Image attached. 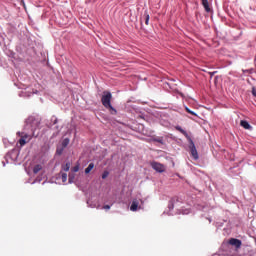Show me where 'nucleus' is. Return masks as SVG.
<instances>
[{
	"label": "nucleus",
	"mask_w": 256,
	"mask_h": 256,
	"mask_svg": "<svg viewBox=\"0 0 256 256\" xmlns=\"http://www.w3.org/2000/svg\"><path fill=\"white\" fill-rule=\"evenodd\" d=\"M39 127V121L34 117H29L26 120V125L24 127V132H18L20 146L23 147L26 143L31 141L32 137H35V130Z\"/></svg>",
	"instance_id": "1"
},
{
	"label": "nucleus",
	"mask_w": 256,
	"mask_h": 256,
	"mask_svg": "<svg viewBox=\"0 0 256 256\" xmlns=\"http://www.w3.org/2000/svg\"><path fill=\"white\" fill-rule=\"evenodd\" d=\"M183 204V198L180 197H173L169 203H168V215H173V212L171 210L176 209V215H189V209L182 210L181 205Z\"/></svg>",
	"instance_id": "2"
},
{
	"label": "nucleus",
	"mask_w": 256,
	"mask_h": 256,
	"mask_svg": "<svg viewBox=\"0 0 256 256\" xmlns=\"http://www.w3.org/2000/svg\"><path fill=\"white\" fill-rule=\"evenodd\" d=\"M112 97L113 96L111 95V92H104V94L102 96V105L106 109H110L111 115H117V110L115 108H113V106L111 105Z\"/></svg>",
	"instance_id": "3"
},
{
	"label": "nucleus",
	"mask_w": 256,
	"mask_h": 256,
	"mask_svg": "<svg viewBox=\"0 0 256 256\" xmlns=\"http://www.w3.org/2000/svg\"><path fill=\"white\" fill-rule=\"evenodd\" d=\"M188 142H189V149L191 152V156L193 157V159H195V161H197V159H199V153L197 152V147H195V143L193 142V139L190 138Z\"/></svg>",
	"instance_id": "4"
},
{
	"label": "nucleus",
	"mask_w": 256,
	"mask_h": 256,
	"mask_svg": "<svg viewBox=\"0 0 256 256\" xmlns=\"http://www.w3.org/2000/svg\"><path fill=\"white\" fill-rule=\"evenodd\" d=\"M18 157H19V150L14 149L6 155V161L7 163L9 162L8 158L11 159L12 161H17Z\"/></svg>",
	"instance_id": "5"
},
{
	"label": "nucleus",
	"mask_w": 256,
	"mask_h": 256,
	"mask_svg": "<svg viewBox=\"0 0 256 256\" xmlns=\"http://www.w3.org/2000/svg\"><path fill=\"white\" fill-rule=\"evenodd\" d=\"M151 167L154 169V171H157V173L165 172V165L159 162H151Z\"/></svg>",
	"instance_id": "6"
},
{
	"label": "nucleus",
	"mask_w": 256,
	"mask_h": 256,
	"mask_svg": "<svg viewBox=\"0 0 256 256\" xmlns=\"http://www.w3.org/2000/svg\"><path fill=\"white\" fill-rule=\"evenodd\" d=\"M137 209H141V206H139V199H134L130 206V211L135 212Z\"/></svg>",
	"instance_id": "7"
},
{
	"label": "nucleus",
	"mask_w": 256,
	"mask_h": 256,
	"mask_svg": "<svg viewBox=\"0 0 256 256\" xmlns=\"http://www.w3.org/2000/svg\"><path fill=\"white\" fill-rule=\"evenodd\" d=\"M229 244L236 247V249H239V247H241V240L232 238L229 240Z\"/></svg>",
	"instance_id": "8"
},
{
	"label": "nucleus",
	"mask_w": 256,
	"mask_h": 256,
	"mask_svg": "<svg viewBox=\"0 0 256 256\" xmlns=\"http://www.w3.org/2000/svg\"><path fill=\"white\" fill-rule=\"evenodd\" d=\"M177 131H179L180 133H182V135H184L187 139V141H191V136H189V134L187 133V131L183 130V128H181V126H176Z\"/></svg>",
	"instance_id": "9"
},
{
	"label": "nucleus",
	"mask_w": 256,
	"mask_h": 256,
	"mask_svg": "<svg viewBox=\"0 0 256 256\" xmlns=\"http://www.w3.org/2000/svg\"><path fill=\"white\" fill-rule=\"evenodd\" d=\"M240 125L241 127H243V129H247V130L253 129V127L250 126L249 122H247L246 120H241Z\"/></svg>",
	"instance_id": "10"
},
{
	"label": "nucleus",
	"mask_w": 256,
	"mask_h": 256,
	"mask_svg": "<svg viewBox=\"0 0 256 256\" xmlns=\"http://www.w3.org/2000/svg\"><path fill=\"white\" fill-rule=\"evenodd\" d=\"M202 5H203L205 11H207L208 13L211 11V9L209 8V1L208 0H202Z\"/></svg>",
	"instance_id": "11"
},
{
	"label": "nucleus",
	"mask_w": 256,
	"mask_h": 256,
	"mask_svg": "<svg viewBox=\"0 0 256 256\" xmlns=\"http://www.w3.org/2000/svg\"><path fill=\"white\" fill-rule=\"evenodd\" d=\"M20 97H31V91L23 90L19 93Z\"/></svg>",
	"instance_id": "12"
},
{
	"label": "nucleus",
	"mask_w": 256,
	"mask_h": 256,
	"mask_svg": "<svg viewBox=\"0 0 256 256\" xmlns=\"http://www.w3.org/2000/svg\"><path fill=\"white\" fill-rule=\"evenodd\" d=\"M41 169H43V166H41V164H37L36 166H34V168H33L34 175H37V173H39V171H41Z\"/></svg>",
	"instance_id": "13"
},
{
	"label": "nucleus",
	"mask_w": 256,
	"mask_h": 256,
	"mask_svg": "<svg viewBox=\"0 0 256 256\" xmlns=\"http://www.w3.org/2000/svg\"><path fill=\"white\" fill-rule=\"evenodd\" d=\"M87 205H88V207H91L92 209H95V207H97V202H93V199H89L87 201Z\"/></svg>",
	"instance_id": "14"
},
{
	"label": "nucleus",
	"mask_w": 256,
	"mask_h": 256,
	"mask_svg": "<svg viewBox=\"0 0 256 256\" xmlns=\"http://www.w3.org/2000/svg\"><path fill=\"white\" fill-rule=\"evenodd\" d=\"M94 167H95V164L90 163V164L88 165V167L85 169V173H86V174L91 173V171H93V168H94Z\"/></svg>",
	"instance_id": "15"
},
{
	"label": "nucleus",
	"mask_w": 256,
	"mask_h": 256,
	"mask_svg": "<svg viewBox=\"0 0 256 256\" xmlns=\"http://www.w3.org/2000/svg\"><path fill=\"white\" fill-rule=\"evenodd\" d=\"M69 169H71V164L69 162L62 165V171H65V173H67V171H69Z\"/></svg>",
	"instance_id": "16"
},
{
	"label": "nucleus",
	"mask_w": 256,
	"mask_h": 256,
	"mask_svg": "<svg viewBox=\"0 0 256 256\" xmlns=\"http://www.w3.org/2000/svg\"><path fill=\"white\" fill-rule=\"evenodd\" d=\"M67 145H69V138H65V139L62 141V147H63V148L67 147Z\"/></svg>",
	"instance_id": "17"
},
{
	"label": "nucleus",
	"mask_w": 256,
	"mask_h": 256,
	"mask_svg": "<svg viewBox=\"0 0 256 256\" xmlns=\"http://www.w3.org/2000/svg\"><path fill=\"white\" fill-rule=\"evenodd\" d=\"M185 110L187 111V113H190V115H194V117H197V113L193 112L191 109H189V107H185Z\"/></svg>",
	"instance_id": "18"
},
{
	"label": "nucleus",
	"mask_w": 256,
	"mask_h": 256,
	"mask_svg": "<svg viewBox=\"0 0 256 256\" xmlns=\"http://www.w3.org/2000/svg\"><path fill=\"white\" fill-rule=\"evenodd\" d=\"M61 179H62V183H66L67 182V173H62Z\"/></svg>",
	"instance_id": "19"
},
{
	"label": "nucleus",
	"mask_w": 256,
	"mask_h": 256,
	"mask_svg": "<svg viewBox=\"0 0 256 256\" xmlns=\"http://www.w3.org/2000/svg\"><path fill=\"white\" fill-rule=\"evenodd\" d=\"M74 180H75V174H69V183H74Z\"/></svg>",
	"instance_id": "20"
},
{
	"label": "nucleus",
	"mask_w": 256,
	"mask_h": 256,
	"mask_svg": "<svg viewBox=\"0 0 256 256\" xmlns=\"http://www.w3.org/2000/svg\"><path fill=\"white\" fill-rule=\"evenodd\" d=\"M109 177V172L108 171H104L102 174V179H107Z\"/></svg>",
	"instance_id": "21"
},
{
	"label": "nucleus",
	"mask_w": 256,
	"mask_h": 256,
	"mask_svg": "<svg viewBox=\"0 0 256 256\" xmlns=\"http://www.w3.org/2000/svg\"><path fill=\"white\" fill-rule=\"evenodd\" d=\"M102 209H105L106 211H109L111 209V205H104Z\"/></svg>",
	"instance_id": "22"
},
{
	"label": "nucleus",
	"mask_w": 256,
	"mask_h": 256,
	"mask_svg": "<svg viewBox=\"0 0 256 256\" xmlns=\"http://www.w3.org/2000/svg\"><path fill=\"white\" fill-rule=\"evenodd\" d=\"M146 25H149V14H146V21H145Z\"/></svg>",
	"instance_id": "23"
},
{
	"label": "nucleus",
	"mask_w": 256,
	"mask_h": 256,
	"mask_svg": "<svg viewBox=\"0 0 256 256\" xmlns=\"http://www.w3.org/2000/svg\"><path fill=\"white\" fill-rule=\"evenodd\" d=\"M252 95H253L254 97H256V89H255V88L252 89Z\"/></svg>",
	"instance_id": "24"
},
{
	"label": "nucleus",
	"mask_w": 256,
	"mask_h": 256,
	"mask_svg": "<svg viewBox=\"0 0 256 256\" xmlns=\"http://www.w3.org/2000/svg\"><path fill=\"white\" fill-rule=\"evenodd\" d=\"M73 171H74V173H77V171H79V167H77V166L74 167V168H73Z\"/></svg>",
	"instance_id": "25"
},
{
	"label": "nucleus",
	"mask_w": 256,
	"mask_h": 256,
	"mask_svg": "<svg viewBox=\"0 0 256 256\" xmlns=\"http://www.w3.org/2000/svg\"><path fill=\"white\" fill-rule=\"evenodd\" d=\"M213 256H221V255H219V254H214Z\"/></svg>",
	"instance_id": "26"
},
{
	"label": "nucleus",
	"mask_w": 256,
	"mask_h": 256,
	"mask_svg": "<svg viewBox=\"0 0 256 256\" xmlns=\"http://www.w3.org/2000/svg\"><path fill=\"white\" fill-rule=\"evenodd\" d=\"M57 152H58L59 154H61V151L57 150Z\"/></svg>",
	"instance_id": "27"
},
{
	"label": "nucleus",
	"mask_w": 256,
	"mask_h": 256,
	"mask_svg": "<svg viewBox=\"0 0 256 256\" xmlns=\"http://www.w3.org/2000/svg\"><path fill=\"white\" fill-rule=\"evenodd\" d=\"M3 163V167H5V162H2Z\"/></svg>",
	"instance_id": "28"
},
{
	"label": "nucleus",
	"mask_w": 256,
	"mask_h": 256,
	"mask_svg": "<svg viewBox=\"0 0 256 256\" xmlns=\"http://www.w3.org/2000/svg\"><path fill=\"white\" fill-rule=\"evenodd\" d=\"M32 183H37V180H36V181H34V182H32Z\"/></svg>",
	"instance_id": "29"
}]
</instances>
